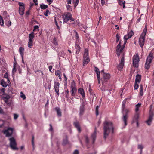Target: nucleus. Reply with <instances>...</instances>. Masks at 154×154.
<instances>
[{
	"label": "nucleus",
	"instance_id": "4d7b16f0",
	"mask_svg": "<svg viewBox=\"0 0 154 154\" xmlns=\"http://www.w3.org/2000/svg\"><path fill=\"white\" fill-rule=\"evenodd\" d=\"M9 97V96H7V98L6 99H5L4 100L6 102V103H8V99Z\"/></svg>",
	"mask_w": 154,
	"mask_h": 154
},
{
	"label": "nucleus",
	"instance_id": "b1692460",
	"mask_svg": "<svg viewBox=\"0 0 154 154\" xmlns=\"http://www.w3.org/2000/svg\"><path fill=\"white\" fill-rule=\"evenodd\" d=\"M74 125L75 127H76L78 129V131L79 132H80L81 131V130L79 126V123L78 122H75L74 123Z\"/></svg>",
	"mask_w": 154,
	"mask_h": 154
},
{
	"label": "nucleus",
	"instance_id": "6ab92c4d",
	"mask_svg": "<svg viewBox=\"0 0 154 154\" xmlns=\"http://www.w3.org/2000/svg\"><path fill=\"white\" fill-rule=\"evenodd\" d=\"M10 84V83H8V82L7 83L4 80H1L0 82L1 85L4 87H6L9 84Z\"/></svg>",
	"mask_w": 154,
	"mask_h": 154
},
{
	"label": "nucleus",
	"instance_id": "5fc2aeb1",
	"mask_svg": "<svg viewBox=\"0 0 154 154\" xmlns=\"http://www.w3.org/2000/svg\"><path fill=\"white\" fill-rule=\"evenodd\" d=\"M99 107L98 106H97L96 109V114L97 116L98 115V109Z\"/></svg>",
	"mask_w": 154,
	"mask_h": 154
},
{
	"label": "nucleus",
	"instance_id": "aec40b11",
	"mask_svg": "<svg viewBox=\"0 0 154 154\" xmlns=\"http://www.w3.org/2000/svg\"><path fill=\"white\" fill-rule=\"evenodd\" d=\"M141 80V76L139 74H137L136 77L135 82L136 83H139Z\"/></svg>",
	"mask_w": 154,
	"mask_h": 154
},
{
	"label": "nucleus",
	"instance_id": "c03bdc74",
	"mask_svg": "<svg viewBox=\"0 0 154 154\" xmlns=\"http://www.w3.org/2000/svg\"><path fill=\"white\" fill-rule=\"evenodd\" d=\"M19 115L17 114H14V120H16L18 117Z\"/></svg>",
	"mask_w": 154,
	"mask_h": 154
},
{
	"label": "nucleus",
	"instance_id": "c9c22d12",
	"mask_svg": "<svg viewBox=\"0 0 154 154\" xmlns=\"http://www.w3.org/2000/svg\"><path fill=\"white\" fill-rule=\"evenodd\" d=\"M48 7V6L47 5H44L43 4H41L40 5V8L41 9H46Z\"/></svg>",
	"mask_w": 154,
	"mask_h": 154
},
{
	"label": "nucleus",
	"instance_id": "39448f33",
	"mask_svg": "<svg viewBox=\"0 0 154 154\" xmlns=\"http://www.w3.org/2000/svg\"><path fill=\"white\" fill-rule=\"evenodd\" d=\"M130 111V110L129 109H125V108H124V109H122V112L123 114L122 120L125 126L127 125V119L128 117L127 114L128 113H129Z\"/></svg>",
	"mask_w": 154,
	"mask_h": 154
},
{
	"label": "nucleus",
	"instance_id": "4c0bfd02",
	"mask_svg": "<svg viewBox=\"0 0 154 154\" xmlns=\"http://www.w3.org/2000/svg\"><path fill=\"white\" fill-rule=\"evenodd\" d=\"M79 20H76L73 23H72V25L74 27L76 26L79 25Z\"/></svg>",
	"mask_w": 154,
	"mask_h": 154
},
{
	"label": "nucleus",
	"instance_id": "dca6fc26",
	"mask_svg": "<svg viewBox=\"0 0 154 154\" xmlns=\"http://www.w3.org/2000/svg\"><path fill=\"white\" fill-rule=\"evenodd\" d=\"M124 57H122L121 59L120 63L117 66L118 69L119 70H121L122 69L124 65Z\"/></svg>",
	"mask_w": 154,
	"mask_h": 154
},
{
	"label": "nucleus",
	"instance_id": "864d4df0",
	"mask_svg": "<svg viewBox=\"0 0 154 154\" xmlns=\"http://www.w3.org/2000/svg\"><path fill=\"white\" fill-rule=\"evenodd\" d=\"M68 94H69V91L68 89H67L66 91V98H68L69 97V95H68Z\"/></svg>",
	"mask_w": 154,
	"mask_h": 154
},
{
	"label": "nucleus",
	"instance_id": "393cba45",
	"mask_svg": "<svg viewBox=\"0 0 154 154\" xmlns=\"http://www.w3.org/2000/svg\"><path fill=\"white\" fill-rule=\"evenodd\" d=\"M55 110L57 112L58 116L60 117L61 116V113L60 108L58 107H56L55 108Z\"/></svg>",
	"mask_w": 154,
	"mask_h": 154
},
{
	"label": "nucleus",
	"instance_id": "ea45409f",
	"mask_svg": "<svg viewBox=\"0 0 154 154\" xmlns=\"http://www.w3.org/2000/svg\"><path fill=\"white\" fill-rule=\"evenodd\" d=\"M20 97L23 98V99H25L26 98V97L25 95L23 94V92H20Z\"/></svg>",
	"mask_w": 154,
	"mask_h": 154
},
{
	"label": "nucleus",
	"instance_id": "49530a36",
	"mask_svg": "<svg viewBox=\"0 0 154 154\" xmlns=\"http://www.w3.org/2000/svg\"><path fill=\"white\" fill-rule=\"evenodd\" d=\"M53 42L55 45H58L56 41V39L55 38H54L53 40Z\"/></svg>",
	"mask_w": 154,
	"mask_h": 154
},
{
	"label": "nucleus",
	"instance_id": "58836bf2",
	"mask_svg": "<svg viewBox=\"0 0 154 154\" xmlns=\"http://www.w3.org/2000/svg\"><path fill=\"white\" fill-rule=\"evenodd\" d=\"M4 24V23L2 17L0 16V24L1 26H3Z\"/></svg>",
	"mask_w": 154,
	"mask_h": 154
},
{
	"label": "nucleus",
	"instance_id": "3c124183",
	"mask_svg": "<svg viewBox=\"0 0 154 154\" xmlns=\"http://www.w3.org/2000/svg\"><path fill=\"white\" fill-rule=\"evenodd\" d=\"M116 42H117L120 39V36L118 34H116Z\"/></svg>",
	"mask_w": 154,
	"mask_h": 154
},
{
	"label": "nucleus",
	"instance_id": "f3484780",
	"mask_svg": "<svg viewBox=\"0 0 154 154\" xmlns=\"http://www.w3.org/2000/svg\"><path fill=\"white\" fill-rule=\"evenodd\" d=\"M78 92L79 94L81 95L83 98L85 97V94L84 89L81 88H79L78 90Z\"/></svg>",
	"mask_w": 154,
	"mask_h": 154
},
{
	"label": "nucleus",
	"instance_id": "9b49d317",
	"mask_svg": "<svg viewBox=\"0 0 154 154\" xmlns=\"http://www.w3.org/2000/svg\"><path fill=\"white\" fill-rule=\"evenodd\" d=\"M18 4L20 6L19 10V13L20 15H23L24 14V3L20 2H19Z\"/></svg>",
	"mask_w": 154,
	"mask_h": 154
},
{
	"label": "nucleus",
	"instance_id": "603ef678",
	"mask_svg": "<svg viewBox=\"0 0 154 154\" xmlns=\"http://www.w3.org/2000/svg\"><path fill=\"white\" fill-rule=\"evenodd\" d=\"M68 143V140L67 139L64 140L63 142V145H65Z\"/></svg>",
	"mask_w": 154,
	"mask_h": 154
},
{
	"label": "nucleus",
	"instance_id": "de8ad7c7",
	"mask_svg": "<svg viewBox=\"0 0 154 154\" xmlns=\"http://www.w3.org/2000/svg\"><path fill=\"white\" fill-rule=\"evenodd\" d=\"M39 26L38 25L35 26L34 27V29L33 30V31H35L36 29H38V30Z\"/></svg>",
	"mask_w": 154,
	"mask_h": 154
},
{
	"label": "nucleus",
	"instance_id": "09e8293b",
	"mask_svg": "<svg viewBox=\"0 0 154 154\" xmlns=\"http://www.w3.org/2000/svg\"><path fill=\"white\" fill-rule=\"evenodd\" d=\"M4 124V122L2 120H0V127H1Z\"/></svg>",
	"mask_w": 154,
	"mask_h": 154
},
{
	"label": "nucleus",
	"instance_id": "774afa93",
	"mask_svg": "<svg viewBox=\"0 0 154 154\" xmlns=\"http://www.w3.org/2000/svg\"><path fill=\"white\" fill-rule=\"evenodd\" d=\"M67 2L68 4H71V0H67Z\"/></svg>",
	"mask_w": 154,
	"mask_h": 154
},
{
	"label": "nucleus",
	"instance_id": "f03ea898",
	"mask_svg": "<svg viewBox=\"0 0 154 154\" xmlns=\"http://www.w3.org/2000/svg\"><path fill=\"white\" fill-rule=\"evenodd\" d=\"M147 31V28L146 27L144 29L143 32L139 38V43L140 46L141 48H142L144 45L145 36Z\"/></svg>",
	"mask_w": 154,
	"mask_h": 154
},
{
	"label": "nucleus",
	"instance_id": "e433bc0d",
	"mask_svg": "<svg viewBox=\"0 0 154 154\" xmlns=\"http://www.w3.org/2000/svg\"><path fill=\"white\" fill-rule=\"evenodd\" d=\"M138 148L140 150V153H142V150L143 148V146L141 144H139L138 146Z\"/></svg>",
	"mask_w": 154,
	"mask_h": 154
},
{
	"label": "nucleus",
	"instance_id": "9d476101",
	"mask_svg": "<svg viewBox=\"0 0 154 154\" xmlns=\"http://www.w3.org/2000/svg\"><path fill=\"white\" fill-rule=\"evenodd\" d=\"M74 34L75 35V37L76 38V39H77L76 41V43L75 45V48L76 49H77V51H76V54H79V53L80 50L81 49V48L80 46L77 44V42H79V41L78 40L79 38V36L78 35L75 31H74L73 32Z\"/></svg>",
	"mask_w": 154,
	"mask_h": 154
},
{
	"label": "nucleus",
	"instance_id": "e2e57ef3",
	"mask_svg": "<svg viewBox=\"0 0 154 154\" xmlns=\"http://www.w3.org/2000/svg\"><path fill=\"white\" fill-rule=\"evenodd\" d=\"M73 154H79V152L77 150H75Z\"/></svg>",
	"mask_w": 154,
	"mask_h": 154
},
{
	"label": "nucleus",
	"instance_id": "72a5a7b5",
	"mask_svg": "<svg viewBox=\"0 0 154 154\" xmlns=\"http://www.w3.org/2000/svg\"><path fill=\"white\" fill-rule=\"evenodd\" d=\"M79 2V0H72V2L74 4L75 8L77 6Z\"/></svg>",
	"mask_w": 154,
	"mask_h": 154
},
{
	"label": "nucleus",
	"instance_id": "f704fd0d",
	"mask_svg": "<svg viewBox=\"0 0 154 154\" xmlns=\"http://www.w3.org/2000/svg\"><path fill=\"white\" fill-rule=\"evenodd\" d=\"M96 131H95L91 135V137L93 139V141H94L95 140L96 137Z\"/></svg>",
	"mask_w": 154,
	"mask_h": 154
},
{
	"label": "nucleus",
	"instance_id": "2eb2a0df",
	"mask_svg": "<svg viewBox=\"0 0 154 154\" xmlns=\"http://www.w3.org/2000/svg\"><path fill=\"white\" fill-rule=\"evenodd\" d=\"M60 84L58 82H55L54 84V88L55 91L58 96L59 95V88Z\"/></svg>",
	"mask_w": 154,
	"mask_h": 154
},
{
	"label": "nucleus",
	"instance_id": "69168bd1",
	"mask_svg": "<svg viewBox=\"0 0 154 154\" xmlns=\"http://www.w3.org/2000/svg\"><path fill=\"white\" fill-rule=\"evenodd\" d=\"M33 1L36 5H38L37 0H33Z\"/></svg>",
	"mask_w": 154,
	"mask_h": 154
},
{
	"label": "nucleus",
	"instance_id": "20e7f679",
	"mask_svg": "<svg viewBox=\"0 0 154 154\" xmlns=\"http://www.w3.org/2000/svg\"><path fill=\"white\" fill-rule=\"evenodd\" d=\"M90 61L88 55V49H85L83 54V66L87 64Z\"/></svg>",
	"mask_w": 154,
	"mask_h": 154
},
{
	"label": "nucleus",
	"instance_id": "13d9d810",
	"mask_svg": "<svg viewBox=\"0 0 154 154\" xmlns=\"http://www.w3.org/2000/svg\"><path fill=\"white\" fill-rule=\"evenodd\" d=\"M48 68H49V71L50 72H52L51 70H52V66H49Z\"/></svg>",
	"mask_w": 154,
	"mask_h": 154
},
{
	"label": "nucleus",
	"instance_id": "bb28decb",
	"mask_svg": "<svg viewBox=\"0 0 154 154\" xmlns=\"http://www.w3.org/2000/svg\"><path fill=\"white\" fill-rule=\"evenodd\" d=\"M103 78L105 79H108L110 78V75L109 74H104L103 75Z\"/></svg>",
	"mask_w": 154,
	"mask_h": 154
},
{
	"label": "nucleus",
	"instance_id": "0e129e2a",
	"mask_svg": "<svg viewBox=\"0 0 154 154\" xmlns=\"http://www.w3.org/2000/svg\"><path fill=\"white\" fill-rule=\"evenodd\" d=\"M16 64H17V63L16 62V61L15 60V59L14 61V67H16Z\"/></svg>",
	"mask_w": 154,
	"mask_h": 154
},
{
	"label": "nucleus",
	"instance_id": "c756f323",
	"mask_svg": "<svg viewBox=\"0 0 154 154\" xmlns=\"http://www.w3.org/2000/svg\"><path fill=\"white\" fill-rule=\"evenodd\" d=\"M125 1H124L123 2L122 0H119V4L120 5H123V8H124L125 7Z\"/></svg>",
	"mask_w": 154,
	"mask_h": 154
},
{
	"label": "nucleus",
	"instance_id": "6e6d98bb",
	"mask_svg": "<svg viewBox=\"0 0 154 154\" xmlns=\"http://www.w3.org/2000/svg\"><path fill=\"white\" fill-rule=\"evenodd\" d=\"M49 12V11L48 10H47L44 13V14L46 16H48V14Z\"/></svg>",
	"mask_w": 154,
	"mask_h": 154
},
{
	"label": "nucleus",
	"instance_id": "412c9836",
	"mask_svg": "<svg viewBox=\"0 0 154 154\" xmlns=\"http://www.w3.org/2000/svg\"><path fill=\"white\" fill-rule=\"evenodd\" d=\"M35 37L34 33L32 32L29 35V41H33V39Z\"/></svg>",
	"mask_w": 154,
	"mask_h": 154
},
{
	"label": "nucleus",
	"instance_id": "473e14b6",
	"mask_svg": "<svg viewBox=\"0 0 154 154\" xmlns=\"http://www.w3.org/2000/svg\"><path fill=\"white\" fill-rule=\"evenodd\" d=\"M33 41H28V47L29 48H30L33 46Z\"/></svg>",
	"mask_w": 154,
	"mask_h": 154
},
{
	"label": "nucleus",
	"instance_id": "6e6552de",
	"mask_svg": "<svg viewBox=\"0 0 154 154\" xmlns=\"http://www.w3.org/2000/svg\"><path fill=\"white\" fill-rule=\"evenodd\" d=\"M10 141V146L13 150H18L17 147V143L14 137H11L9 139Z\"/></svg>",
	"mask_w": 154,
	"mask_h": 154
},
{
	"label": "nucleus",
	"instance_id": "a211bd4d",
	"mask_svg": "<svg viewBox=\"0 0 154 154\" xmlns=\"http://www.w3.org/2000/svg\"><path fill=\"white\" fill-rule=\"evenodd\" d=\"M55 75H56L58 76L60 80H61L62 73L59 70H57L55 71Z\"/></svg>",
	"mask_w": 154,
	"mask_h": 154
},
{
	"label": "nucleus",
	"instance_id": "423d86ee",
	"mask_svg": "<svg viewBox=\"0 0 154 154\" xmlns=\"http://www.w3.org/2000/svg\"><path fill=\"white\" fill-rule=\"evenodd\" d=\"M153 58L152 54H150L147 57L145 64V68L148 69H149L150 66V63Z\"/></svg>",
	"mask_w": 154,
	"mask_h": 154
},
{
	"label": "nucleus",
	"instance_id": "5701e85b",
	"mask_svg": "<svg viewBox=\"0 0 154 154\" xmlns=\"http://www.w3.org/2000/svg\"><path fill=\"white\" fill-rule=\"evenodd\" d=\"M24 48L22 47H20L19 49V53L21 56V57H23L24 55Z\"/></svg>",
	"mask_w": 154,
	"mask_h": 154
},
{
	"label": "nucleus",
	"instance_id": "a878e982",
	"mask_svg": "<svg viewBox=\"0 0 154 154\" xmlns=\"http://www.w3.org/2000/svg\"><path fill=\"white\" fill-rule=\"evenodd\" d=\"M77 88L71 89V95L72 96H75V93L77 91Z\"/></svg>",
	"mask_w": 154,
	"mask_h": 154
},
{
	"label": "nucleus",
	"instance_id": "a18cd8bd",
	"mask_svg": "<svg viewBox=\"0 0 154 154\" xmlns=\"http://www.w3.org/2000/svg\"><path fill=\"white\" fill-rule=\"evenodd\" d=\"M138 84H139V83H136L135 82V85H134V89H137L138 88V87H139Z\"/></svg>",
	"mask_w": 154,
	"mask_h": 154
},
{
	"label": "nucleus",
	"instance_id": "c85d7f7f",
	"mask_svg": "<svg viewBox=\"0 0 154 154\" xmlns=\"http://www.w3.org/2000/svg\"><path fill=\"white\" fill-rule=\"evenodd\" d=\"M95 71L97 75V77L100 76V72L99 69L97 67L95 68Z\"/></svg>",
	"mask_w": 154,
	"mask_h": 154
},
{
	"label": "nucleus",
	"instance_id": "7c9ffc66",
	"mask_svg": "<svg viewBox=\"0 0 154 154\" xmlns=\"http://www.w3.org/2000/svg\"><path fill=\"white\" fill-rule=\"evenodd\" d=\"M4 77L7 79V81L8 83H10V81L8 79V74L7 72H6L4 75Z\"/></svg>",
	"mask_w": 154,
	"mask_h": 154
},
{
	"label": "nucleus",
	"instance_id": "ddd939ff",
	"mask_svg": "<svg viewBox=\"0 0 154 154\" xmlns=\"http://www.w3.org/2000/svg\"><path fill=\"white\" fill-rule=\"evenodd\" d=\"M125 47V45H123V47H121V42H119L117 46L116 47V52L117 55L119 56L120 55V53L122 51L123 48Z\"/></svg>",
	"mask_w": 154,
	"mask_h": 154
},
{
	"label": "nucleus",
	"instance_id": "bf43d9fd",
	"mask_svg": "<svg viewBox=\"0 0 154 154\" xmlns=\"http://www.w3.org/2000/svg\"><path fill=\"white\" fill-rule=\"evenodd\" d=\"M53 0H47V1L49 4H51L53 2Z\"/></svg>",
	"mask_w": 154,
	"mask_h": 154
},
{
	"label": "nucleus",
	"instance_id": "37998d69",
	"mask_svg": "<svg viewBox=\"0 0 154 154\" xmlns=\"http://www.w3.org/2000/svg\"><path fill=\"white\" fill-rule=\"evenodd\" d=\"M139 118V116L138 114H136L134 116V119L135 120L137 121Z\"/></svg>",
	"mask_w": 154,
	"mask_h": 154
},
{
	"label": "nucleus",
	"instance_id": "7ed1b4c3",
	"mask_svg": "<svg viewBox=\"0 0 154 154\" xmlns=\"http://www.w3.org/2000/svg\"><path fill=\"white\" fill-rule=\"evenodd\" d=\"M62 18L63 22L65 23L67 22L69 20H70L71 21H73L75 20L72 18L71 14L68 12L64 13L62 15Z\"/></svg>",
	"mask_w": 154,
	"mask_h": 154
},
{
	"label": "nucleus",
	"instance_id": "1a4fd4ad",
	"mask_svg": "<svg viewBox=\"0 0 154 154\" xmlns=\"http://www.w3.org/2000/svg\"><path fill=\"white\" fill-rule=\"evenodd\" d=\"M139 58L138 54L137 53L135 54L133 57V65L135 67H138L139 66Z\"/></svg>",
	"mask_w": 154,
	"mask_h": 154
},
{
	"label": "nucleus",
	"instance_id": "4be33fe9",
	"mask_svg": "<svg viewBox=\"0 0 154 154\" xmlns=\"http://www.w3.org/2000/svg\"><path fill=\"white\" fill-rule=\"evenodd\" d=\"M139 90V95L141 96H142L143 95V85L142 84L140 85Z\"/></svg>",
	"mask_w": 154,
	"mask_h": 154
},
{
	"label": "nucleus",
	"instance_id": "2f4dec72",
	"mask_svg": "<svg viewBox=\"0 0 154 154\" xmlns=\"http://www.w3.org/2000/svg\"><path fill=\"white\" fill-rule=\"evenodd\" d=\"M141 104L140 103H138L135 106V111L136 112H137L139 110V109L141 106Z\"/></svg>",
	"mask_w": 154,
	"mask_h": 154
},
{
	"label": "nucleus",
	"instance_id": "79ce46f5",
	"mask_svg": "<svg viewBox=\"0 0 154 154\" xmlns=\"http://www.w3.org/2000/svg\"><path fill=\"white\" fill-rule=\"evenodd\" d=\"M126 100H124L122 102V109L125 108V105L126 102Z\"/></svg>",
	"mask_w": 154,
	"mask_h": 154
},
{
	"label": "nucleus",
	"instance_id": "338daca9",
	"mask_svg": "<svg viewBox=\"0 0 154 154\" xmlns=\"http://www.w3.org/2000/svg\"><path fill=\"white\" fill-rule=\"evenodd\" d=\"M101 4L103 6L105 4V1L104 0H101Z\"/></svg>",
	"mask_w": 154,
	"mask_h": 154
},
{
	"label": "nucleus",
	"instance_id": "4468645a",
	"mask_svg": "<svg viewBox=\"0 0 154 154\" xmlns=\"http://www.w3.org/2000/svg\"><path fill=\"white\" fill-rule=\"evenodd\" d=\"M134 32L133 31L131 30L130 32L129 35H130L129 36H128V35H127L124 36V45H125L127 42V40L128 39L131 38Z\"/></svg>",
	"mask_w": 154,
	"mask_h": 154
},
{
	"label": "nucleus",
	"instance_id": "680f3d73",
	"mask_svg": "<svg viewBox=\"0 0 154 154\" xmlns=\"http://www.w3.org/2000/svg\"><path fill=\"white\" fill-rule=\"evenodd\" d=\"M97 79H98V83H99V84H100V76H98V77L97 76Z\"/></svg>",
	"mask_w": 154,
	"mask_h": 154
},
{
	"label": "nucleus",
	"instance_id": "0eeeda50",
	"mask_svg": "<svg viewBox=\"0 0 154 154\" xmlns=\"http://www.w3.org/2000/svg\"><path fill=\"white\" fill-rule=\"evenodd\" d=\"M14 130L13 128L8 127L6 129L3 131L4 134L7 137H9L11 136Z\"/></svg>",
	"mask_w": 154,
	"mask_h": 154
},
{
	"label": "nucleus",
	"instance_id": "f257e3e1",
	"mask_svg": "<svg viewBox=\"0 0 154 154\" xmlns=\"http://www.w3.org/2000/svg\"><path fill=\"white\" fill-rule=\"evenodd\" d=\"M104 135L106 138L110 132H113V128L112 124L110 121H105L104 122Z\"/></svg>",
	"mask_w": 154,
	"mask_h": 154
},
{
	"label": "nucleus",
	"instance_id": "8fccbe9b",
	"mask_svg": "<svg viewBox=\"0 0 154 154\" xmlns=\"http://www.w3.org/2000/svg\"><path fill=\"white\" fill-rule=\"evenodd\" d=\"M66 7H67V9L68 10V11H71L72 10V9L71 6H70V5H66Z\"/></svg>",
	"mask_w": 154,
	"mask_h": 154
},
{
	"label": "nucleus",
	"instance_id": "052dcab7",
	"mask_svg": "<svg viewBox=\"0 0 154 154\" xmlns=\"http://www.w3.org/2000/svg\"><path fill=\"white\" fill-rule=\"evenodd\" d=\"M63 75L65 78V81L66 82L67 79V78L66 77V76L64 73H63Z\"/></svg>",
	"mask_w": 154,
	"mask_h": 154
},
{
	"label": "nucleus",
	"instance_id": "cd10ccee",
	"mask_svg": "<svg viewBox=\"0 0 154 154\" xmlns=\"http://www.w3.org/2000/svg\"><path fill=\"white\" fill-rule=\"evenodd\" d=\"M70 87L71 89L76 88L75 83L74 81L71 82Z\"/></svg>",
	"mask_w": 154,
	"mask_h": 154
},
{
	"label": "nucleus",
	"instance_id": "a19ab883",
	"mask_svg": "<svg viewBox=\"0 0 154 154\" xmlns=\"http://www.w3.org/2000/svg\"><path fill=\"white\" fill-rule=\"evenodd\" d=\"M16 71V69L15 68V67H14L12 70V75L13 76L14 75Z\"/></svg>",
	"mask_w": 154,
	"mask_h": 154
},
{
	"label": "nucleus",
	"instance_id": "f8f14e48",
	"mask_svg": "<svg viewBox=\"0 0 154 154\" xmlns=\"http://www.w3.org/2000/svg\"><path fill=\"white\" fill-rule=\"evenodd\" d=\"M154 116V114L153 112L150 110L149 114V117L148 119L146 122L148 125H151L152 121L153 120V118Z\"/></svg>",
	"mask_w": 154,
	"mask_h": 154
}]
</instances>
